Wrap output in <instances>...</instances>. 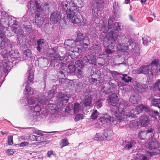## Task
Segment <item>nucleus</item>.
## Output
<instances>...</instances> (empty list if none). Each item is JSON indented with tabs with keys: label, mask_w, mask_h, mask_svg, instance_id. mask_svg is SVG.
Segmentation results:
<instances>
[{
	"label": "nucleus",
	"mask_w": 160,
	"mask_h": 160,
	"mask_svg": "<svg viewBox=\"0 0 160 160\" xmlns=\"http://www.w3.org/2000/svg\"><path fill=\"white\" fill-rule=\"evenodd\" d=\"M0 23V48L2 51L6 50L7 52L11 53L12 47L9 40L8 38L4 39V37L6 36L5 33L7 31L6 28L1 26Z\"/></svg>",
	"instance_id": "obj_1"
},
{
	"label": "nucleus",
	"mask_w": 160,
	"mask_h": 160,
	"mask_svg": "<svg viewBox=\"0 0 160 160\" xmlns=\"http://www.w3.org/2000/svg\"><path fill=\"white\" fill-rule=\"evenodd\" d=\"M113 107L111 109V111L113 114H114L117 119L122 120L127 118V117H132L135 118L136 113H133V111L126 112V111L121 110L119 106L118 107L116 105H112Z\"/></svg>",
	"instance_id": "obj_2"
},
{
	"label": "nucleus",
	"mask_w": 160,
	"mask_h": 160,
	"mask_svg": "<svg viewBox=\"0 0 160 160\" xmlns=\"http://www.w3.org/2000/svg\"><path fill=\"white\" fill-rule=\"evenodd\" d=\"M118 37L117 33L114 32L113 30L110 32L107 33L104 38L103 42L105 47L112 48L115 45V39L117 38Z\"/></svg>",
	"instance_id": "obj_3"
},
{
	"label": "nucleus",
	"mask_w": 160,
	"mask_h": 160,
	"mask_svg": "<svg viewBox=\"0 0 160 160\" xmlns=\"http://www.w3.org/2000/svg\"><path fill=\"white\" fill-rule=\"evenodd\" d=\"M95 63L96 59L93 57H84L83 58V60L79 59L76 61L74 67L76 68H85L84 63L87 65H90L94 64Z\"/></svg>",
	"instance_id": "obj_4"
},
{
	"label": "nucleus",
	"mask_w": 160,
	"mask_h": 160,
	"mask_svg": "<svg viewBox=\"0 0 160 160\" xmlns=\"http://www.w3.org/2000/svg\"><path fill=\"white\" fill-rule=\"evenodd\" d=\"M52 7V4L50 3H46L40 5L39 3H38L37 11L35 12L36 14H40L42 15L46 9L50 11L52 9L51 8Z\"/></svg>",
	"instance_id": "obj_5"
},
{
	"label": "nucleus",
	"mask_w": 160,
	"mask_h": 160,
	"mask_svg": "<svg viewBox=\"0 0 160 160\" xmlns=\"http://www.w3.org/2000/svg\"><path fill=\"white\" fill-rule=\"evenodd\" d=\"M11 30L14 33L17 34V39L19 42L22 41L24 35L23 34V32L20 27L16 25H14L11 26Z\"/></svg>",
	"instance_id": "obj_6"
},
{
	"label": "nucleus",
	"mask_w": 160,
	"mask_h": 160,
	"mask_svg": "<svg viewBox=\"0 0 160 160\" xmlns=\"http://www.w3.org/2000/svg\"><path fill=\"white\" fill-rule=\"evenodd\" d=\"M71 97L70 95L59 92L57 95V100L59 104L63 105L68 102L69 98Z\"/></svg>",
	"instance_id": "obj_7"
},
{
	"label": "nucleus",
	"mask_w": 160,
	"mask_h": 160,
	"mask_svg": "<svg viewBox=\"0 0 160 160\" xmlns=\"http://www.w3.org/2000/svg\"><path fill=\"white\" fill-rule=\"evenodd\" d=\"M126 41L127 42H126L124 45L120 43H118L117 45V48L118 50H126L128 49L129 45L133 47L134 44V42L132 39L127 38Z\"/></svg>",
	"instance_id": "obj_8"
},
{
	"label": "nucleus",
	"mask_w": 160,
	"mask_h": 160,
	"mask_svg": "<svg viewBox=\"0 0 160 160\" xmlns=\"http://www.w3.org/2000/svg\"><path fill=\"white\" fill-rule=\"evenodd\" d=\"M158 65H159V60L158 59H155L152 61L150 64V73L149 74L151 76H152L154 74H157L158 71L160 72V68L159 69L158 68Z\"/></svg>",
	"instance_id": "obj_9"
},
{
	"label": "nucleus",
	"mask_w": 160,
	"mask_h": 160,
	"mask_svg": "<svg viewBox=\"0 0 160 160\" xmlns=\"http://www.w3.org/2000/svg\"><path fill=\"white\" fill-rule=\"evenodd\" d=\"M70 9L72 10L77 9V8H81L83 6V3L82 0H72L68 2Z\"/></svg>",
	"instance_id": "obj_10"
},
{
	"label": "nucleus",
	"mask_w": 160,
	"mask_h": 160,
	"mask_svg": "<svg viewBox=\"0 0 160 160\" xmlns=\"http://www.w3.org/2000/svg\"><path fill=\"white\" fill-rule=\"evenodd\" d=\"M154 129L151 128L147 131L141 130L139 132L138 134V137L141 139H144L146 137V135H151V138L152 139L153 138V136H154Z\"/></svg>",
	"instance_id": "obj_11"
},
{
	"label": "nucleus",
	"mask_w": 160,
	"mask_h": 160,
	"mask_svg": "<svg viewBox=\"0 0 160 160\" xmlns=\"http://www.w3.org/2000/svg\"><path fill=\"white\" fill-rule=\"evenodd\" d=\"M61 12L58 11H55L51 14L50 20L54 23L59 22L61 18Z\"/></svg>",
	"instance_id": "obj_12"
},
{
	"label": "nucleus",
	"mask_w": 160,
	"mask_h": 160,
	"mask_svg": "<svg viewBox=\"0 0 160 160\" xmlns=\"http://www.w3.org/2000/svg\"><path fill=\"white\" fill-rule=\"evenodd\" d=\"M29 109L31 110L33 114L32 116L34 119H36V118L40 114V112L41 111V108L39 105H35V106H29L28 108Z\"/></svg>",
	"instance_id": "obj_13"
},
{
	"label": "nucleus",
	"mask_w": 160,
	"mask_h": 160,
	"mask_svg": "<svg viewBox=\"0 0 160 160\" xmlns=\"http://www.w3.org/2000/svg\"><path fill=\"white\" fill-rule=\"evenodd\" d=\"M114 121V118L113 117H111L108 114H104L103 116L101 117L99 120V121L103 124L109 123L111 122H113Z\"/></svg>",
	"instance_id": "obj_14"
},
{
	"label": "nucleus",
	"mask_w": 160,
	"mask_h": 160,
	"mask_svg": "<svg viewBox=\"0 0 160 160\" xmlns=\"http://www.w3.org/2000/svg\"><path fill=\"white\" fill-rule=\"evenodd\" d=\"M108 103L111 105H114L117 104L119 101V99L116 93H113L110 95L107 99Z\"/></svg>",
	"instance_id": "obj_15"
},
{
	"label": "nucleus",
	"mask_w": 160,
	"mask_h": 160,
	"mask_svg": "<svg viewBox=\"0 0 160 160\" xmlns=\"http://www.w3.org/2000/svg\"><path fill=\"white\" fill-rule=\"evenodd\" d=\"M135 72L137 74L143 73L145 74H147L148 73V76L150 78L152 76H150L149 73H150L149 72V68L148 66H142L140 68L135 70Z\"/></svg>",
	"instance_id": "obj_16"
},
{
	"label": "nucleus",
	"mask_w": 160,
	"mask_h": 160,
	"mask_svg": "<svg viewBox=\"0 0 160 160\" xmlns=\"http://www.w3.org/2000/svg\"><path fill=\"white\" fill-rule=\"evenodd\" d=\"M141 98V96L137 93H135L130 96L129 101L133 104H138L140 102Z\"/></svg>",
	"instance_id": "obj_17"
},
{
	"label": "nucleus",
	"mask_w": 160,
	"mask_h": 160,
	"mask_svg": "<svg viewBox=\"0 0 160 160\" xmlns=\"http://www.w3.org/2000/svg\"><path fill=\"white\" fill-rule=\"evenodd\" d=\"M160 146L159 142L156 140L152 141L146 144V148L152 150L158 148Z\"/></svg>",
	"instance_id": "obj_18"
},
{
	"label": "nucleus",
	"mask_w": 160,
	"mask_h": 160,
	"mask_svg": "<svg viewBox=\"0 0 160 160\" xmlns=\"http://www.w3.org/2000/svg\"><path fill=\"white\" fill-rule=\"evenodd\" d=\"M92 99L91 95L90 93H86L84 101L81 102H82V104L83 107L90 106L91 104Z\"/></svg>",
	"instance_id": "obj_19"
},
{
	"label": "nucleus",
	"mask_w": 160,
	"mask_h": 160,
	"mask_svg": "<svg viewBox=\"0 0 160 160\" xmlns=\"http://www.w3.org/2000/svg\"><path fill=\"white\" fill-rule=\"evenodd\" d=\"M69 50L73 53L72 54L76 57L79 56L82 52L81 47L80 46H76L75 44L74 46L69 48Z\"/></svg>",
	"instance_id": "obj_20"
},
{
	"label": "nucleus",
	"mask_w": 160,
	"mask_h": 160,
	"mask_svg": "<svg viewBox=\"0 0 160 160\" xmlns=\"http://www.w3.org/2000/svg\"><path fill=\"white\" fill-rule=\"evenodd\" d=\"M113 5L114 15L115 17L119 18L120 16L121 13L119 9V6H118V2H114Z\"/></svg>",
	"instance_id": "obj_21"
},
{
	"label": "nucleus",
	"mask_w": 160,
	"mask_h": 160,
	"mask_svg": "<svg viewBox=\"0 0 160 160\" xmlns=\"http://www.w3.org/2000/svg\"><path fill=\"white\" fill-rule=\"evenodd\" d=\"M51 58L59 63H64L67 59L66 57L63 58L62 57H60L59 54L52 56L51 57Z\"/></svg>",
	"instance_id": "obj_22"
},
{
	"label": "nucleus",
	"mask_w": 160,
	"mask_h": 160,
	"mask_svg": "<svg viewBox=\"0 0 160 160\" xmlns=\"http://www.w3.org/2000/svg\"><path fill=\"white\" fill-rule=\"evenodd\" d=\"M150 121L149 117L146 115L142 116L140 119V122L143 126H147L149 124Z\"/></svg>",
	"instance_id": "obj_23"
},
{
	"label": "nucleus",
	"mask_w": 160,
	"mask_h": 160,
	"mask_svg": "<svg viewBox=\"0 0 160 160\" xmlns=\"http://www.w3.org/2000/svg\"><path fill=\"white\" fill-rule=\"evenodd\" d=\"M43 15L40 14L35 15V20L36 23L39 26H40L43 22Z\"/></svg>",
	"instance_id": "obj_24"
},
{
	"label": "nucleus",
	"mask_w": 160,
	"mask_h": 160,
	"mask_svg": "<svg viewBox=\"0 0 160 160\" xmlns=\"http://www.w3.org/2000/svg\"><path fill=\"white\" fill-rule=\"evenodd\" d=\"M48 107L50 109L49 111L52 114H56L59 112L58 108L56 105L50 104Z\"/></svg>",
	"instance_id": "obj_25"
},
{
	"label": "nucleus",
	"mask_w": 160,
	"mask_h": 160,
	"mask_svg": "<svg viewBox=\"0 0 160 160\" xmlns=\"http://www.w3.org/2000/svg\"><path fill=\"white\" fill-rule=\"evenodd\" d=\"M83 107L82 102H81L80 103L78 102L74 103L73 108L74 113H77L79 112L82 109Z\"/></svg>",
	"instance_id": "obj_26"
},
{
	"label": "nucleus",
	"mask_w": 160,
	"mask_h": 160,
	"mask_svg": "<svg viewBox=\"0 0 160 160\" xmlns=\"http://www.w3.org/2000/svg\"><path fill=\"white\" fill-rule=\"evenodd\" d=\"M28 82H26L25 84H26L25 89L24 90V93L25 94L30 96L34 94V92L32 89H31V88L28 84Z\"/></svg>",
	"instance_id": "obj_27"
},
{
	"label": "nucleus",
	"mask_w": 160,
	"mask_h": 160,
	"mask_svg": "<svg viewBox=\"0 0 160 160\" xmlns=\"http://www.w3.org/2000/svg\"><path fill=\"white\" fill-rule=\"evenodd\" d=\"M137 90L140 92H145L148 89L147 85L139 83L136 87Z\"/></svg>",
	"instance_id": "obj_28"
},
{
	"label": "nucleus",
	"mask_w": 160,
	"mask_h": 160,
	"mask_svg": "<svg viewBox=\"0 0 160 160\" xmlns=\"http://www.w3.org/2000/svg\"><path fill=\"white\" fill-rule=\"evenodd\" d=\"M59 7H61L63 10L66 11L69 9L70 7L68 6V1H60L59 2Z\"/></svg>",
	"instance_id": "obj_29"
},
{
	"label": "nucleus",
	"mask_w": 160,
	"mask_h": 160,
	"mask_svg": "<svg viewBox=\"0 0 160 160\" xmlns=\"http://www.w3.org/2000/svg\"><path fill=\"white\" fill-rule=\"evenodd\" d=\"M65 47L69 49L72 47L75 46V41L72 40L68 39L66 40L64 42Z\"/></svg>",
	"instance_id": "obj_30"
},
{
	"label": "nucleus",
	"mask_w": 160,
	"mask_h": 160,
	"mask_svg": "<svg viewBox=\"0 0 160 160\" xmlns=\"http://www.w3.org/2000/svg\"><path fill=\"white\" fill-rule=\"evenodd\" d=\"M97 9L98 11L102 9L104 7V2L103 0H96V1Z\"/></svg>",
	"instance_id": "obj_31"
},
{
	"label": "nucleus",
	"mask_w": 160,
	"mask_h": 160,
	"mask_svg": "<svg viewBox=\"0 0 160 160\" xmlns=\"http://www.w3.org/2000/svg\"><path fill=\"white\" fill-rule=\"evenodd\" d=\"M37 43V50L38 51L40 52L45 44L44 40L43 39H40L38 41Z\"/></svg>",
	"instance_id": "obj_32"
},
{
	"label": "nucleus",
	"mask_w": 160,
	"mask_h": 160,
	"mask_svg": "<svg viewBox=\"0 0 160 160\" xmlns=\"http://www.w3.org/2000/svg\"><path fill=\"white\" fill-rule=\"evenodd\" d=\"M130 105V104L128 101L122 100L119 103V106L121 110H124V108H126L129 107Z\"/></svg>",
	"instance_id": "obj_33"
},
{
	"label": "nucleus",
	"mask_w": 160,
	"mask_h": 160,
	"mask_svg": "<svg viewBox=\"0 0 160 160\" xmlns=\"http://www.w3.org/2000/svg\"><path fill=\"white\" fill-rule=\"evenodd\" d=\"M25 99L26 100L25 101V104L27 105L34 104L37 102V98L33 97L30 98H25Z\"/></svg>",
	"instance_id": "obj_34"
},
{
	"label": "nucleus",
	"mask_w": 160,
	"mask_h": 160,
	"mask_svg": "<svg viewBox=\"0 0 160 160\" xmlns=\"http://www.w3.org/2000/svg\"><path fill=\"white\" fill-rule=\"evenodd\" d=\"M134 45V47L132 48L131 49V52L133 54H139L140 53V51L139 46L135 44V43L134 44L133 46Z\"/></svg>",
	"instance_id": "obj_35"
},
{
	"label": "nucleus",
	"mask_w": 160,
	"mask_h": 160,
	"mask_svg": "<svg viewBox=\"0 0 160 160\" xmlns=\"http://www.w3.org/2000/svg\"><path fill=\"white\" fill-rule=\"evenodd\" d=\"M48 100L46 98L45 96H40L37 100V102L41 104H46Z\"/></svg>",
	"instance_id": "obj_36"
},
{
	"label": "nucleus",
	"mask_w": 160,
	"mask_h": 160,
	"mask_svg": "<svg viewBox=\"0 0 160 160\" xmlns=\"http://www.w3.org/2000/svg\"><path fill=\"white\" fill-rule=\"evenodd\" d=\"M84 68H76V74L78 78H80L83 75Z\"/></svg>",
	"instance_id": "obj_37"
},
{
	"label": "nucleus",
	"mask_w": 160,
	"mask_h": 160,
	"mask_svg": "<svg viewBox=\"0 0 160 160\" xmlns=\"http://www.w3.org/2000/svg\"><path fill=\"white\" fill-rule=\"evenodd\" d=\"M73 11L69 8V9L66 11L68 18L70 19H72L74 16L75 13Z\"/></svg>",
	"instance_id": "obj_38"
},
{
	"label": "nucleus",
	"mask_w": 160,
	"mask_h": 160,
	"mask_svg": "<svg viewBox=\"0 0 160 160\" xmlns=\"http://www.w3.org/2000/svg\"><path fill=\"white\" fill-rule=\"evenodd\" d=\"M152 105L160 108V98L153 99L152 100Z\"/></svg>",
	"instance_id": "obj_39"
},
{
	"label": "nucleus",
	"mask_w": 160,
	"mask_h": 160,
	"mask_svg": "<svg viewBox=\"0 0 160 160\" xmlns=\"http://www.w3.org/2000/svg\"><path fill=\"white\" fill-rule=\"evenodd\" d=\"M135 142L134 141L131 140L130 142L126 143L124 146V148L126 149L129 150L135 145Z\"/></svg>",
	"instance_id": "obj_40"
},
{
	"label": "nucleus",
	"mask_w": 160,
	"mask_h": 160,
	"mask_svg": "<svg viewBox=\"0 0 160 160\" xmlns=\"http://www.w3.org/2000/svg\"><path fill=\"white\" fill-rule=\"evenodd\" d=\"M67 73L66 71L64 69H61L59 71L58 73V75L59 78L61 79H63L66 78L65 74Z\"/></svg>",
	"instance_id": "obj_41"
},
{
	"label": "nucleus",
	"mask_w": 160,
	"mask_h": 160,
	"mask_svg": "<svg viewBox=\"0 0 160 160\" xmlns=\"http://www.w3.org/2000/svg\"><path fill=\"white\" fill-rule=\"evenodd\" d=\"M30 4V7L31 10H35L36 9H37L38 4V1H35V2H31Z\"/></svg>",
	"instance_id": "obj_42"
},
{
	"label": "nucleus",
	"mask_w": 160,
	"mask_h": 160,
	"mask_svg": "<svg viewBox=\"0 0 160 160\" xmlns=\"http://www.w3.org/2000/svg\"><path fill=\"white\" fill-rule=\"evenodd\" d=\"M85 38L83 34L80 32H78L77 36L76 38V42H79L80 43L82 42L83 40Z\"/></svg>",
	"instance_id": "obj_43"
},
{
	"label": "nucleus",
	"mask_w": 160,
	"mask_h": 160,
	"mask_svg": "<svg viewBox=\"0 0 160 160\" xmlns=\"http://www.w3.org/2000/svg\"><path fill=\"white\" fill-rule=\"evenodd\" d=\"M112 132V131L110 129H105L104 130L102 135L103 136L104 138L107 140L108 136L112 135V134L111 133Z\"/></svg>",
	"instance_id": "obj_44"
},
{
	"label": "nucleus",
	"mask_w": 160,
	"mask_h": 160,
	"mask_svg": "<svg viewBox=\"0 0 160 160\" xmlns=\"http://www.w3.org/2000/svg\"><path fill=\"white\" fill-rule=\"evenodd\" d=\"M99 114V112H98L97 110H93L91 116V118L92 119H96Z\"/></svg>",
	"instance_id": "obj_45"
},
{
	"label": "nucleus",
	"mask_w": 160,
	"mask_h": 160,
	"mask_svg": "<svg viewBox=\"0 0 160 160\" xmlns=\"http://www.w3.org/2000/svg\"><path fill=\"white\" fill-rule=\"evenodd\" d=\"M160 84V79H158L153 85L152 86V88H153V90H156L158 89V88H159V86Z\"/></svg>",
	"instance_id": "obj_46"
},
{
	"label": "nucleus",
	"mask_w": 160,
	"mask_h": 160,
	"mask_svg": "<svg viewBox=\"0 0 160 160\" xmlns=\"http://www.w3.org/2000/svg\"><path fill=\"white\" fill-rule=\"evenodd\" d=\"M114 18L113 17H111L109 18L108 21V24L109 28H112L113 26V23L114 22Z\"/></svg>",
	"instance_id": "obj_47"
},
{
	"label": "nucleus",
	"mask_w": 160,
	"mask_h": 160,
	"mask_svg": "<svg viewBox=\"0 0 160 160\" xmlns=\"http://www.w3.org/2000/svg\"><path fill=\"white\" fill-rule=\"evenodd\" d=\"M149 115L152 117H155L158 114V112L153 111L152 110H149L148 112Z\"/></svg>",
	"instance_id": "obj_48"
},
{
	"label": "nucleus",
	"mask_w": 160,
	"mask_h": 160,
	"mask_svg": "<svg viewBox=\"0 0 160 160\" xmlns=\"http://www.w3.org/2000/svg\"><path fill=\"white\" fill-rule=\"evenodd\" d=\"M107 87L108 88V90L107 91H108L109 90H112L113 89L115 88V86L114 83L109 82L107 83L106 84Z\"/></svg>",
	"instance_id": "obj_49"
},
{
	"label": "nucleus",
	"mask_w": 160,
	"mask_h": 160,
	"mask_svg": "<svg viewBox=\"0 0 160 160\" xmlns=\"http://www.w3.org/2000/svg\"><path fill=\"white\" fill-rule=\"evenodd\" d=\"M142 107H143V105H141L137 106L136 108L137 111H136V114H138L139 112H142Z\"/></svg>",
	"instance_id": "obj_50"
},
{
	"label": "nucleus",
	"mask_w": 160,
	"mask_h": 160,
	"mask_svg": "<svg viewBox=\"0 0 160 160\" xmlns=\"http://www.w3.org/2000/svg\"><path fill=\"white\" fill-rule=\"evenodd\" d=\"M55 94V92L54 89L51 90L48 93L47 97L49 99H50Z\"/></svg>",
	"instance_id": "obj_51"
},
{
	"label": "nucleus",
	"mask_w": 160,
	"mask_h": 160,
	"mask_svg": "<svg viewBox=\"0 0 160 160\" xmlns=\"http://www.w3.org/2000/svg\"><path fill=\"white\" fill-rule=\"evenodd\" d=\"M113 28L114 30L117 31H119L121 29L119 23L118 22H115L114 23Z\"/></svg>",
	"instance_id": "obj_52"
},
{
	"label": "nucleus",
	"mask_w": 160,
	"mask_h": 160,
	"mask_svg": "<svg viewBox=\"0 0 160 160\" xmlns=\"http://www.w3.org/2000/svg\"><path fill=\"white\" fill-rule=\"evenodd\" d=\"M37 61L39 62V65H45V63H46L47 60H45L43 58H39L38 60H37L35 62L36 63Z\"/></svg>",
	"instance_id": "obj_53"
},
{
	"label": "nucleus",
	"mask_w": 160,
	"mask_h": 160,
	"mask_svg": "<svg viewBox=\"0 0 160 160\" xmlns=\"http://www.w3.org/2000/svg\"><path fill=\"white\" fill-rule=\"evenodd\" d=\"M24 55L27 57L30 58L31 57V52L29 49H27L24 51Z\"/></svg>",
	"instance_id": "obj_54"
},
{
	"label": "nucleus",
	"mask_w": 160,
	"mask_h": 160,
	"mask_svg": "<svg viewBox=\"0 0 160 160\" xmlns=\"http://www.w3.org/2000/svg\"><path fill=\"white\" fill-rule=\"evenodd\" d=\"M50 51H52V55L53 56H55V55L58 54L57 52L58 51V49L57 47H55L51 49H50Z\"/></svg>",
	"instance_id": "obj_55"
},
{
	"label": "nucleus",
	"mask_w": 160,
	"mask_h": 160,
	"mask_svg": "<svg viewBox=\"0 0 160 160\" xmlns=\"http://www.w3.org/2000/svg\"><path fill=\"white\" fill-rule=\"evenodd\" d=\"M83 118V116L82 114H78L74 118L76 121H78L82 120Z\"/></svg>",
	"instance_id": "obj_56"
},
{
	"label": "nucleus",
	"mask_w": 160,
	"mask_h": 160,
	"mask_svg": "<svg viewBox=\"0 0 160 160\" xmlns=\"http://www.w3.org/2000/svg\"><path fill=\"white\" fill-rule=\"evenodd\" d=\"M91 49H94L95 52L96 53L98 51H100V47H99V46H94L92 47ZM93 50H92L91 51L92 54H94V52H93Z\"/></svg>",
	"instance_id": "obj_57"
},
{
	"label": "nucleus",
	"mask_w": 160,
	"mask_h": 160,
	"mask_svg": "<svg viewBox=\"0 0 160 160\" xmlns=\"http://www.w3.org/2000/svg\"><path fill=\"white\" fill-rule=\"evenodd\" d=\"M111 29L108 27L107 26L105 25H103L102 28V31L103 32L106 33L107 32L109 29Z\"/></svg>",
	"instance_id": "obj_58"
},
{
	"label": "nucleus",
	"mask_w": 160,
	"mask_h": 160,
	"mask_svg": "<svg viewBox=\"0 0 160 160\" xmlns=\"http://www.w3.org/2000/svg\"><path fill=\"white\" fill-rule=\"evenodd\" d=\"M73 108V104L72 103H69L68 105L67 106L65 110L68 111H70Z\"/></svg>",
	"instance_id": "obj_59"
},
{
	"label": "nucleus",
	"mask_w": 160,
	"mask_h": 160,
	"mask_svg": "<svg viewBox=\"0 0 160 160\" xmlns=\"http://www.w3.org/2000/svg\"><path fill=\"white\" fill-rule=\"evenodd\" d=\"M68 142L66 139H63L62 140V142L60 143L62 147L68 145Z\"/></svg>",
	"instance_id": "obj_60"
},
{
	"label": "nucleus",
	"mask_w": 160,
	"mask_h": 160,
	"mask_svg": "<svg viewBox=\"0 0 160 160\" xmlns=\"http://www.w3.org/2000/svg\"><path fill=\"white\" fill-rule=\"evenodd\" d=\"M24 28H25L26 32H27V34H29L31 32V28L30 25H24Z\"/></svg>",
	"instance_id": "obj_61"
},
{
	"label": "nucleus",
	"mask_w": 160,
	"mask_h": 160,
	"mask_svg": "<svg viewBox=\"0 0 160 160\" xmlns=\"http://www.w3.org/2000/svg\"><path fill=\"white\" fill-rule=\"evenodd\" d=\"M28 81L30 82H32L34 79V75L33 73L30 72L29 74V75L28 77Z\"/></svg>",
	"instance_id": "obj_62"
},
{
	"label": "nucleus",
	"mask_w": 160,
	"mask_h": 160,
	"mask_svg": "<svg viewBox=\"0 0 160 160\" xmlns=\"http://www.w3.org/2000/svg\"><path fill=\"white\" fill-rule=\"evenodd\" d=\"M136 158H137L136 160H147L148 159L146 156L143 155L140 156L139 158L136 157Z\"/></svg>",
	"instance_id": "obj_63"
},
{
	"label": "nucleus",
	"mask_w": 160,
	"mask_h": 160,
	"mask_svg": "<svg viewBox=\"0 0 160 160\" xmlns=\"http://www.w3.org/2000/svg\"><path fill=\"white\" fill-rule=\"evenodd\" d=\"M13 143V136H8V143L9 145H12Z\"/></svg>",
	"instance_id": "obj_64"
}]
</instances>
